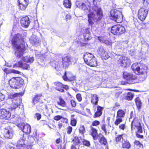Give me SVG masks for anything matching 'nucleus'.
Instances as JSON below:
<instances>
[{"label":"nucleus","instance_id":"1","mask_svg":"<svg viewBox=\"0 0 149 149\" xmlns=\"http://www.w3.org/2000/svg\"><path fill=\"white\" fill-rule=\"evenodd\" d=\"M12 43L13 46L17 50L15 52V55L18 58L22 57L21 59L22 60L19 61L17 64L14 65L13 67L17 66L22 68L23 69H29V65L24 62L32 63L34 59L33 57L22 56L26 47L24 38L19 34H15L12 40Z\"/></svg>","mask_w":149,"mask_h":149},{"label":"nucleus","instance_id":"2","mask_svg":"<svg viewBox=\"0 0 149 149\" xmlns=\"http://www.w3.org/2000/svg\"><path fill=\"white\" fill-rule=\"evenodd\" d=\"M98 0H93L92 3L93 6L92 8L89 7L88 3H80L77 6L84 11L87 14L88 21L89 25L92 26L94 24V22H96L101 19L102 16V12L101 8L99 6H98L97 2ZM89 5L91 4L92 2H89Z\"/></svg>","mask_w":149,"mask_h":149},{"label":"nucleus","instance_id":"3","mask_svg":"<svg viewBox=\"0 0 149 149\" xmlns=\"http://www.w3.org/2000/svg\"><path fill=\"white\" fill-rule=\"evenodd\" d=\"M131 68L135 73L140 75L139 77L141 81L145 80L147 77V74L146 70L143 68V67L140 63H135L132 66Z\"/></svg>","mask_w":149,"mask_h":149},{"label":"nucleus","instance_id":"4","mask_svg":"<svg viewBox=\"0 0 149 149\" xmlns=\"http://www.w3.org/2000/svg\"><path fill=\"white\" fill-rule=\"evenodd\" d=\"M24 83V80L20 77H13L9 81L10 86L13 88L17 89L20 87Z\"/></svg>","mask_w":149,"mask_h":149},{"label":"nucleus","instance_id":"5","mask_svg":"<svg viewBox=\"0 0 149 149\" xmlns=\"http://www.w3.org/2000/svg\"><path fill=\"white\" fill-rule=\"evenodd\" d=\"M110 17L111 19H113L116 22L120 23L123 20V16L121 12L119 10L112 9L110 12Z\"/></svg>","mask_w":149,"mask_h":149},{"label":"nucleus","instance_id":"6","mask_svg":"<svg viewBox=\"0 0 149 149\" xmlns=\"http://www.w3.org/2000/svg\"><path fill=\"white\" fill-rule=\"evenodd\" d=\"M21 103V101L19 99H17L16 100H13L12 101V103L8 108L11 109L12 111H16L17 112L20 109V110H22V109H23V105L21 106L22 107L20 108Z\"/></svg>","mask_w":149,"mask_h":149},{"label":"nucleus","instance_id":"7","mask_svg":"<svg viewBox=\"0 0 149 149\" xmlns=\"http://www.w3.org/2000/svg\"><path fill=\"white\" fill-rule=\"evenodd\" d=\"M125 31V27L120 25H116L113 26L111 29V33L115 35H118L123 34Z\"/></svg>","mask_w":149,"mask_h":149},{"label":"nucleus","instance_id":"8","mask_svg":"<svg viewBox=\"0 0 149 149\" xmlns=\"http://www.w3.org/2000/svg\"><path fill=\"white\" fill-rule=\"evenodd\" d=\"M123 77L124 79L127 80L128 83L133 84L136 82V76L131 73L124 72L123 74Z\"/></svg>","mask_w":149,"mask_h":149},{"label":"nucleus","instance_id":"9","mask_svg":"<svg viewBox=\"0 0 149 149\" xmlns=\"http://www.w3.org/2000/svg\"><path fill=\"white\" fill-rule=\"evenodd\" d=\"M131 130H133L135 128L137 130L136 132V134L138 133H140L142 132V127L139 121L137 118H134L132 121L131 124Z\"/></svg>","mask_w":149,"mask_h":149},{"label":"nucleus","instance_id":"10","mask_svg":"<svg viewBox=\"0 0 149 149\" xmlns=\"http://www.w3.org/2000/svg\"><path fill=\"white\" fill-rule=\"evenodd\" d=\"M149 9L148 8L141 7L138 10V16L141 21H143L146 18Z\"/></svg>","mask_w":149,"mask_h":149},{"label":"nucleus","instance_id":"11","mask_svg":"<svg viewBox=\"0 0 149 149\" xmlns=\"http://www.w3.org/2000/svg\"><path fill=\"white\" fill-rule=\"evenodd\" d=\"M11 113L5 109L0 110V119H8L10 117Z\"/></svg>","mask_w":149,"mask_h":149},{"label":"nucleus","instance_id":"12","mask_svg":"<svg viewBox=\"0 0 149 149\" xmlns=\"http://www.w3.org/2000/svg\"><path fill=\"white\" fill-rule=\"evenodd\" d=\"M18 127L23 132L26 134L30 133L31 131V126L28 124L20 123Z\"/></svg>","mask_w":149,"mask_h":149},{"label":"nucleus","instance_id":"13","mask_svg":"<svg viewBox=\"0 0 149 149\" xmlns=\"http://www.w3.org/2000/svg\"><path fill=\"white\" fill-rule=\"evenodd\" d=\"M3 135L6 139H11L13 135V131L10 128H5L4 130Z\"/></svg>","mask_w":149,"mask_h":149},{"label":"nucleus","instance_id":"14","mask_svg":"<svg viewBox=\"0 0 149 149\" xmlns=\"http://www.w3.org/2000/svg\"><path fill=\"white\" fill-rule=\"evenodd\" d=\"M72 58L71 56H66L62 58V63L63 67L66 68L71 64Z\"/></svg>","mask_w":149,"mask_h":149},{"label":"nucleus","instance_id":"15","mask_svg":"<svg viewBox=\"0 0 149 149\" xmlns=\"http://www.w3.org/2000/svg\"><path fill=\"white\" fill-rule=\"evenodd\" d=\"M97 51L99 55L100 56L103 57L105 59H107L109 58V56L107 52L105 51L103 46L99 47Z\"/></svg>","mask_w":149,"mask_h":149},{"label":"nucleus","instance_id":"16","mask_svg":"<svg viewBox=\"0 0 149 149\" xmlns=\"http://www.w3.org/2000/svg\"><path fill=\"white\" fill-rule=\"evenodd\" d=\"M19 8L21 10H24L28 4V0H18Z\"/></svg>","mask_w":149,"mask_h":149},{"label":"nucleus","instance_id":"17","mask_svg":"<svg viewBox=\"0 0 149 149\" xmlns=\"http://www.w3.org/2000/svg\"><path fill=\"white\" fill-rule=\"evenodd\" d=\"M94 57V55L91 53H86L84 55L83 58L85 62L88 65V63H89Z\"/></svg>","mask_w":149,"mask_h":149},{"label":"nucleus","instance_id":"18","mask_svg":"<svg viewBox=\"0 0 149 149\" xmlns=\"http://www.w3.org/2000/svg\"><path fill=\"white\" fill-rule=\"evenodd\" d=\"M29 40L33 46L37 47L40 45V40L38 37L35 36H31Z\"/></svg>","mask_w":149,"mask_h":149},{"label":"nucleus","instance_id":"19","mask_svg":"<svg viewBox=\"0 0 149 149\" xmlns=\"http://www.w3.org/2000/svg\"><path fill=\"white\" fill-rule=\"evenodd\" d=\"M30 22L29 17L27 16L22 17L20 20L21 25L25 27H27L29 26Z\"/></svg>","mask_w":149,"mask_h":149},{"label":"nucleus","instance_id":"20","mask_svg":"<svg viewBox=\"0 0 149 149\" xmlns=\"http://www.w3.org/2000/svg\"><path fill=\"white\" fill-rule=\"evenodd\" d=\"M119 62L122 64V65L125 66L126 65L129 64L130 61L129 59L127 57L120 56L119 58Z\"/></svg>","mask_w":149,"mask_h":149},{"label":"nucleus","instance_id":"21","mask_svg":"<svg viewBox=\"0 0 149 149\" xmlns=\"http://www.w3.org/2000/svg\"><path fill=\"white\" fill-rule=\"evenodd\" d=\"M91 130L90 132L94 140H96L99 137L96 129L92 126L90 127Z\"/></svg>","mask_w":149,"mask_h":149},{"label":"nucleus","instance_id":"22","mask_svg":"<svg viewBox=\"0 0 149 149\" xmlns=\"http://www.w3.org/2000/svg\"><path fill=\"white\" fill-rule=\"evenodd\" d=\"M26 140L25 135H23L22 137H21L17 142L16 147L20 146L26 145Z\"/></svg>","mask_w":149,"mask_h":149},{"label":"nucleus","instance_id":"23","mask_svg":"<svg viewBox=\"0 0 149 149\" xmlns=\"http://www.w3.org/2000/svg\"><path fill=\"white\" fill-rule=\"evenodd\" d=\"M12 119V121L13 122V123H15L18 127L20 123V122H21V120L19 116L18 115H15Z\"/></svg>","mask_w":149,"mask_h":149},{"label":"nucleus","instance_id":"24","mask_svg":"<svg viewBox=\"0 0 149 149\" xmlns=\"http://www.w3.org/2000/svg\"><path fill=\"white\" fill-rule=\"evenodd\" d=\"M122 147L124 148L130 149L131 145L129 141L127 139H124L122 141Z\"/></svg>","mask_w":149,"mask_h":149},{"label":"nucleus","instance_id":"25","mask_svg":"<svg viewBox=\"0 0 149 149\" xmlns=\"http://www.w3.org/2000/svg\"><path fill=\"white\" fill-rule=\"evenodd\" d=\"M99 97L96 95L93 94L91 95V102L94 105H97Z\"/></svg>","mask_w":149,"mask_h":149},{"label":"nucleus","instance_id":"26","mask_svg":"<svg viewBox=\"0 0 149 149\" xmlns=\"http://www.w3.org/2000/svg\"><path fill=\"white\" fill-rule=\"evenodd\" d=\"M54 85L56 86L55 88L58 91L61 92H63L64 89H63V84L60 82H56L54 83Z\"/></svg>","mask_w":149,"mask_h":149},{"label":"nucleus","instance_id":"27","mask_svg":"<svg viewBox=\"0 0 149 149\" xmlns=\"http://www.w3.org/2000/svg\"><path fill=\"white\" fill-rule=\"evenodd\" d=\"M85 33L84 34V36L85 40H89L91 39L89 31L88 29H86Z\"/></svg>","mask_w":149,"mask_h":149},{"label":"nucleus","instance_id":"28","mask_svg":"<svg viewBox=\"0 0 149 149\" xmlns=\"http://www.w3.org/2000/svg\"><path fill=\"white\" fill-rule=\"evenodd\" d=\"M123 95H126L125 97V99L129 101L132 100L134 96V93L130 92H129L127 93L123 94Z\"/></svg>","mask_w":149,"mask_h":149},{"label":"nucleus","instance_id":"29","mask_svg":"<svg viewBox=\"0 0 149 149\" xmlns=\"http://www.w3.org/2000/svg\"><path fill=\"white\" fill-rule=\"evenodd\" d=\"M88 65L90 66L95 67L97 65V61H96V58L94 57L93 58L89 63H88Z\"/></svg>","mask_w":149,"mask_h":149},{"label":"nucleus","instance_id":"30","mask_svg":"<svg viewBox=\"0 0 149 149\" xmlns=\"http://www.w3.org/2000/svg\"><path fill=\"white\" fill-rule=\"evenodd\" d=\"M135 102L137 107L139 110L141 107L142 105V102L140 98L138 97H136L135 100Z\"/></svg>","mask_w":149,"mask_h":149},{"label":"nucleus","instance_id":"31","mask_svg":"<svg viewBox=\"0 0 149 149\" xmlns=\"http://www.w3.org/2000/svg\"><path fill=\"white\" fill-rule=\"evenodd\" d=\"M42 96V95L40 94L37 95H36L35 97H34L32 100L33 105H34L35 104L37 103L38 102Z\"/></svg>","mask_w":149,"mask_h":149},{"label":"nucleus","instance_id":"32","mask_svg":"<svg viewBox=\"0 0 149 149\" xmlns=\"http://www.w3.org/2000/svg\"><path fill=\"white\" fill-rule=\"evenodd\" d=\"M125 111L122 109H119L117 112V117L123 118L125 115Z\"/></svg>","mask_w":149,"mask_h":149},{"label":"nucleus","instance_id":"33","mask_svg":"<svg viewBox=\"0 0 149 149\" xmlns=\"http://www.w3.org/2000/svg\"><path fill=\"white\" fill-rule=\"evenodd\" d=\"M39 55H40V58H39L38 60V63L40 65H43L44 63H43L44 61V59L43 58H45V57H44V56H42L41 54H39Z\"/></svg>","mask_w":149,"mask_h":149},{"label":"nucleus","instance_id":"34","mask_svg":"<svg viewBox=\"0 0 149 149\" xmlns=\"http://www.w3.org/2000/svg\"><path fill=\"white\" fill-rule=\"evenodd\" d=\"M57 104L63 107H65L66 105V102L61 97L59 98V101L57 102Z\"/></svg>","mask_w":149,"mask_h":149},{"label":"nucleus","instance_id":"35","mask_svg":"<svg viewBox=\"0 0 149 149\" xmlns=\"http://www.w3.org/2000/svg\"><path fill=\"white\" fill-rule=\"evenodd\" d=\"M64 6L67 8H70L71 6V3L69 0H65L63 1Z\"/></svg>","mask_w":149,"mask_h":149},{"label":"nucleus","instance_id":"36","mask_svg":"<svg viewBox=\"0 0 149 149\" xmlns=\"http://www.w3.org/2000/svg\"><path fill=\"white\" fill-rule=\"evenodd\" d=\"M31 145H23L17 146V149H31Z\"/></svg>","mask_w":149,"mask_h":149},{"label":"nucleus","instance_id":"37","mask_svg":"<svg viewBox=\"0 0 149 149\" xmlns=\"http://www.w3.org/2000/svg\"><path fill=\"white\" fill-rule=\"evenodd\" d=\"M99 142L101 144L104 145H106L107 143V141L106 139L103 135L101 134L100 138L99 141Z\"/></svg>","mask_w":149,"mask_h":149},{"label":"nucleus","instance_id":"38","mask_svg":"<svg viewBox=\"0 0 149 149\" xmlns=\"http://www.w3.org/2000/svg\"><path fill=\"white\" fill-rule=\"evenodd\" d=\"M143 6L142 7L148 8L149 9V0H142Z\"/></svg>","mask_w":149,"mask_h":149},{"label":"nucleus","instance_id":"39","mask_svg":"<svg viewBox=\"0 0 149 149\" xmlns=\"http://www.w3.org/2000/svg\"><path fill=\"white\" fill-rule=\"evenodd\" d=\"M101 38H102L101 37H98V39L100 41L102 42L107 45H111L112 44V43L110 41L107 40H102L101 39Z\"/></svg>","mask_w":149,"mask_h":149},{"label":"nucleus","instance_id":"40","mask_svg":"<svg viewBox=\"0 0 149 149\" xmlns=\"http://www.w3.org/2000/svg\"><path fill=\"white\" fill-rule=\"evenodd\" d=\"M79 133L82 135H84L85 132L84 126V125H81L79 129Z\"/></svg>","mask_w":149,"mask_h":149},{"label":"nucleus","instance_id":"41","mask_svg":"<svg viewBox=\"0 0 149 149\" xmlns=\"http://www.w3.org/2000/svg\"><path fill=\"white\" fill-rule=\"evenodd\" d=\"M4 98V95L2 93H0V108L2 107L3 105V103L1 102L3 101Z\"/></svg>","mask_w":149,"mask_h":149},{"label":"nucleus","instance_id":"42","mask_svg":"<svg viewBox=\"0 0 149 149\" xmlns=\"http://www.w3.org/2000/svg\"><path fill=\"white\" fill-rule=\"evenodd\" d=\"M123 135H118L116 138V141L117 142H120L121 140H124L123 137Z\"/></svg>","mask_w":149,"mask_h":149},{"label":"nucleus","instance_id":"43","mask_svg":"<svg viewBox=\"0 0 149 149\" xmlns=\"http://www.w3.org/2000/svg\"><path fill=\"white\" fill-rule=\"evenodd\" d=\"M51 65L53 67H54V69L58 71L59 70V68L58 67V65H57L56 64V62L55 61H53L51 63Z\"/></svg>","mask_w":149,"mask_h":149},{"label":"nucleus","instance_id":"44","mask_svg":"<svg viewBox=\"0 0 149 149\" xmlns=\"http://www.w3.org/2000/svg\"><path fill=\"white\" fill-rule=\"evenodd\" d=\"M83 144L88 147H89L90 146V142L89 141L86 140L84 139L83 141Z\"/></svg>","mask_w":149,"mask_h":149},{"label":"nucleus","instance_id":"45","mask_svg":"<svg viewBox=\"0 0 149 149\" xmlns=\"http://www.w3.org/2000/svg\"><path fill=\"white\" fill-rule=\"evenodd\" d=\"M122 121V119L121 118H118L117 119L115 123V124L116 125H118Z\"/></svg>","mask_w":149,"mask_h":149},{"label":"nucleus","instance_id":"46","mask_svg":"<svg viewBox=\"0 0 149 149\" xmlns=\"http://www.w3.org/2000/svg\"><path fill=\"white\" fill-rule=\"evenodd\" d=\"M72 127L70 126L68 127L66 129L67 133L68 134H70L72 132Z\"/></svg>","mask_w":149,"mask_h":149},{"label":"nucleus","instance_id":"47","mask_svg":"<svg viewBox=\"0 0 149 149\" xmlns=\"http://www.w3.org/2000/svg\"><path fill=\"white\" fill-rule=\"evenodd\" d=\"M74 141V143L76 145H79L80 143L79 139L78 138H75L74 140H73Z\"/></svg>","mask_w":149,"mask_h":149},{"label":"nucleus","instance_id":"48","mask_svg":"<svg viewBox=\"0 0 149 149\" xmlns=\"http://www.w3.org/2000/svg\"><path fill=\"white\" fill-rule=\"evenodd\" d=\"M76 98L78 100L79 102L81 101L82 100L81 95L79 93L77 94L76 95Z\"/></svg>","mask_w":149,"mask_h":149},{"label":"nucleus","instance_id":"49","mask_svg":"<svg viewBox=\"0 0 149 149\" xmlns=\"http://www.w3.org/2000/svg\"><path fill=\"white\" fill-rule=\"evenodd\" d=\"M100 123L99 121L97 120H95L92 123V125L93 126H96L98 125Z\"/></svg>","mask_w":149,"mask_h":149},{"label":"nucleus","instance_id":"50","mask_svg":"<svg viewBox=\"0 0 149 149\" xmlns=\"http://www.w3.org/2000/svg\"><path fill=\"white\" fill-rule=\"evenodd\" d=\"M102 112L97 111L95 113V117H98L100 116L102 114Z\"/></svg>","mask_w":149,"mask_h":149},{"label":"nucleus","instance_id":"51","mask_svg":"<svg viewBox=\"0 0 149 149\" xmlns=\"http://www.w3.org/2000/svg\"><path fill=\"white\" fill-rule=\"evenodd\" d=\"M77 121L75 119L72 120L71 122V124L72 126H75L76 124Z\"/></svg>","mask_w":149,"mask_h":149},{"label":"nucleus","instance_id":"52","mask_svg":"<svg viewBox=\"0 0 149 149\" xmlns=\"http://www.w3.org/2000/svg\"><path fill=\"white\" fill-rule=\"evenodd\" d=\"M62 118V116H61L57 115L55 116L54 119L55 120H58Z\"/></svg>","mask_w":149,"mask_h":149},{"label":"nucleus","instance_id":"53","mask_svg":"<svg viewBox=\"0 0 149 149\" xmlns=\"http://www.w3.org/2000/svg\"><path fill=\"white\" fill-rule=\"evenodd\" d=\"M10 73H12L15 74H19L21 72L17 70H16L14 69L10 70Z\"/></svg>","mask_w":149,"mask_h":149},{"label":"nucleus","instance_id":"54","mask_svg":"<svg viewBox=\"0 0 149 149\" xmlns=\"http://www.w3.org/2000/svg\"><path fill=\"white\" fill-rule=\"evenodd\" d=\"M134 143L135 145L138 146L140 147L142 146V144L140 143L139 141H135L134 142Z\"/></svg>","mask_w":149,"mask_h":149},{"label":"nucleus","instance_id":"55","mask_svg":"<svg viewBox=\"0 0 149 149\" xmlns=\"http://www.w3.org/2000/svg\"><path fill=\"white\" fill-rule=\"evenodd\" d=\"M71 105L73 107H75L76 106V103L74 100H72L70 101Z\"/></svg>","mask_w":149,"mask_h":149},{"label":"nucleus","instance_id":"56","mask_svg":"<svg viewBox=\"0 0 149 149\" xmlns=\"http://www.w3.org/2000/svg\"><path fill=\"white\" fill-rule=\"evenodd\" d=\"M103 109V107H102L99 106H98L97 107V111L98 112H102Z\"/></svg>","mask_w":149,"mask_h":149},{"label":"nucleus","instance_id":"57","mask_svg":"<svg viewBox=\"0 0 149 149\" xmlns=\"http://www.w3.org/2000/svg\"><path fill=\"white\" fill-rule=\"evenodd\" d=\"M101 129L103 131H104L106 134L107 132V131L106 129V126L104 125H102L101 127Z\"/></svg>","mask_w":149,"mask_h":149},{"label":"nucleus","instance_id":"58","mask_svg":"<svg viewBox=\"0 0 149 149\" xmlns=\"http://www.w3.org/2000/svg\"><path fill=\"white\" fill-rule=\"evenodd\" d=\"M122 92L120 91H118L116 92L115 94V96L116 98L119 97V95L122 93Z\"/></svg>","mask_w":149,"mask_h":149},{"label":"nucleus","instance_id":"59","mask_svg":"<svg viewBox=\"0 0 149 149\" xmlns=\"http://www.w3.org/2000/svg\"><path fill=\"white\" fill-rule=\"evenodd\" d=\"M125 127V125L124 124H122L120 125L119 126V128L120 129L122 130H124Z\"/></svg>","mask_w":149,"mask_h":149},{"label":"nucleus","instance_id":"60","mask_svg":"<svg viewBox=\"0 0 149 149\" xmlns=\"http://www.w3.org/2000/svg\"><path fill=\"white\" fill-rule=\"evenodd\" d=\"M4 71L6 74H8L10 73V70H9V69L7 68H5L3 70Z\"/></svg>","mask_w":149,"mask_h":149},{"label":"nucleus","instance_id":"61","mask_svg":"<svg viewBox=\"0 0 149 149\" xmlns=\"http://www.w3.org/2000/svg\"><path fill=\"white\" fill-rule=\"evenodd\" d=\"M63 79L64 80L67 81L68 79V78L66 76V72H65V74L64 76L63 77Z\"/></svg>","mask_w":149,"mask_h":149},{"label":"nucleus","instance_id":"62","mask_svg":"<svg viewBox=\"0 0 149 149\" xmlns=\"http://www.w3.org/2000/svg\"><path fill=\"white\" fill-rule=\"evenodd\" d=\"M71 18V17L69 14H67L66 16V19L67 21L70 20Z\"/></svg>","mask_w":149,"mask_h":149},{"label":"nucleus","instance_id":"63","mask_svg":"<svg viewBox=\"0 0 149 149\" xmlns=\"http://www.w3.org/2000/svg\"><path fill=\"white\" fill-rule=\"evenodd\" d=\"M36 116L38 120H39L41 118V115L39 113H36Z\"/></svg>","mask_w":149,"mask_h":149},{"label":"nucleus","instance_id":"64","mask_svg":"<svg viewBox=\"0 0 149 149\" xmlns=\"http://www.w3.org/2000/svg\"><path fill=\"white\" fill-rule=\"evenodd\" d=\"M120 106V105L118 103H116L115 104L114 107L113 108V110H115L116 107H119Z\"/></svg>","mask_w":149,"mask_h":149}]
</instances>
